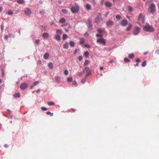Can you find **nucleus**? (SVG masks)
Returning a JSON list of instances; mask_svg holds the SVG:
<instances>
[{
    "mask_svg": "<svg viewBox=\"0 0 159 159\" xmlns=\"http://www.w3.org/2000/svg\"><path fill=\"white\" fill-rule=\"evenodd\" d=\"M40 92V89H39L38 90H37V91H36V92L37 93H39V92Z\"/></svg>",
    "mask_w": 159,
    "mask_h": 159,
    "instance_id": "nucleus-60",
    "label": "nucleus"
},
{
    "mask_svg": "<svg viewBox=\"0 0 159 159\" xmlns=\"http://www.w3.org/2000/svg\"><path fill=\"white\" fill-rule=\"evenodd\" d=\"M91 71L90 70L89 68L88 67H85L83 71V72L84 74H86V77H87L88 75L90 73Z\"/></svg>",
    "mask_w": 159,
    "mask_h": 159,
    "instance_id": "nucleus-4",
    "label": "nucleus"
},
{
    "mask_svg": "<svg viewBox=\"0 0 159 159\" xmlns=\"http://www.w3.org/2000/svg\"><path fill=\"white\" fill-rule=\"evenodd\" d=\"M100 70H102L103 69V68L101 66L100 68Z\"/></svg>",
    "mask_w": 159,
    "mask_h": 159,
    "instance_id": "nucleus-59",
    "label": "nucleus"
},
{
    "mask_svg": "<svg viewBox=\"0 0 159 159\" xmlns=\"http://www.w3.org/2000/svg\"><path fill=\"white\" fill-rule=\"evenodd\" d=\"M17 2L19 4H22L24 2V0H17Z\"/></svg>",
    "mask_w": 159,
    "mask_h": 159,
    "instance_id": "nucleus-24",
    "label": "nucleus"
},
{
    "mask_svg": "<svg viewBox=\"0 0 159 159\" xmlns=\"http://www.w3.org/2000/svg\"><path fill=\"white\" fill-rule=\"evenodd\" d=\"M89 61L88 60H86L85 61V62L84 63V66H87L89 63Z\"/></svg>",
    "mask_w": 159,
    "mask_h": 159,
    "instance_id": "nucleus-28",
    "label": "nucleus"
},
{
    "mask_svg": "<svg viewBox=\"0 0 159 159\" xmlns=\"http://www.w3.org/2000/svg\"><path fill=\"white\" fill-rule=\"evenodd\" d=\"M43 37L45 39H47L49 37V34L47 33H44L43 34Z\"/></svg>",
    "mask_w": 159,
    "mask_h": 159,
    "instance_id": "nucleus-15",
    "label": "nucleus"
},
{
    "mask_svg": "<svg viewBox=\"0 0 159 159\" xmlns=\"http://www.w3.org/2000/svg\"><path fill=\"white\" fill-rule=\"evenodd\" d=\"M106 25L108 26H111L114 24V22L111 20H109L106 22Z\"/></svg>",
    "mask_w": 159,
    "mask_h": 159,
    "instance_id": "nucleus-11",
    "label": "nucleus"
},
{
    "mask_svg": "<svg viewBox=\"0 0 159 159\" xmlns=\"http://www.w3.org/2000/svg\"><path fill=\"white\" fill-rule=\"evenodd\" d=\"M127 9L129 11H133V9L132 7L130 6H127Z\"/></svg>",
    "mask_w": 159,
    "mask_h": 159,
    "instance_id": "nucleus-19",
    "label": "nucleus"
},
{
    "mask_svg": "<svg viewBox=\"0 0 159 159\" xmlns=\"http://www.w3.org/2000/svg\"><path fill=\"white\" fill-rule=\"evenodd\" d=\"M98 31L99 34H101L103 32V30L101 28H98Z\"/></svg>",
    "mask_w": 159,
    "mask_h": 159,
    "instance_id": "nucleus-31",
    "label": "nucleus"
},
{
    "mask_svg": "<svg viewBox=\"0 0 159 159\" xmlns=\"http://www.w3.org/2000/svg\"><path fill=\"white\" fill-rule=\"evenodd\" d=\"M140 30V29L138 26L135 27L134 30L133 34L134 35H137Z\"/></svg>",
    "mask_w": 159,
    "mask_h": 159,
    "instance_id": "nucleus-6",
    "label": "nucleus"
},
{
    "mask_svg": "<svg viewBox=\"0 0 159 159\" xmlns=\"http://www.w3.org/2000/svg\"><path fill=\"white\" fill-rule=\"evenodd\" d=\"M89 26L90 27H92V25L91 24L89 23Z\"/></svg>",
    "mask_w": 159,
    "mask_h": 159,
    "instance_id": "nucleus-63",
    "label": "nucleus"
},
{
    "mask_svg": "<svg viewBox=\"0 0 159 159\" xmlns=\"http://www.w3.org/2000/svg\"><path fill=\"white\" fill-rule=\"evenodd\" d=\"M28 86V84L26 83H23L20 85V88L21 89H26Z\"/></svg>",
    "mask_w": 159,
    "mask_h": 159,
    "instance_id": "nucleus-7",
    "label": "nucleus"
},
{
    "mask_svg": "<svg viewBox=\"0 0 159 159\" xmlns=\"http://www.w3.org/2000/svg\"><path fill=\"white\" fill-rule=\"evenodd\" d=\"M54 103L53 102H48V104L49 106H52L54 104Z\"/></svg>",
    "mask_w": 159,
    "mask_h": 159,
    "instance_id": "nucleus-34",
    "label": "nucleus"
},
{
    "mask_svg": "<svg viewBox=\"0 0 159 159\" xmlns=\"http://www.w3.org/2000/svg\"><path fill=\"white\" fill-rule=\"evenodd\" d=\"M62 11L63 13L65 14H66L67 12V11L66 9H62Z\"/></svg>",
    "mask_w": 159,
    "mask_h": 159,
    "instance_id": "nucleus-37",
    "label": "nucleus"
},
{
    "mask_svg": "<svg viewBox=\"0 0 159 159\" xmlns=\"http://www.w3.org/2000/svg\"><path fill=\"white\" fill-rule=\"evenodd\" d=\"M85 79H83L81 80V82L83 83H84L85 82Z\"/></svg>",
    "mask_w": 159,
    "mask_h": 159,
    "instance_id": "nucleus-53",
    "label": "nucleus"
},
{
    "mask_svg": "<svg viewBox=\"0 0 159 159\" xmlns=\"http://www.w3.org/2000/svg\"><path fill=\"white\" fill-rule=\"evenodd\" d=\"M156 10V6L154 3L151 4L149 7V11L151 14H153Z\"/></svg>",
    "mask_w": 159,
    "mask_h": 159,
    "instance_id": "nucleus-2",
    "label": "nucleus"
},
{
    "mask_svg": "<svg viewBox=\"0 0 159 159\" xmlns=\"http://www.w3.org/2000/svg\"><path fill=\"white\" fill-rule=\"evenodd\" d=\"M46 113L48 115H50L51 116H53V113H51L50 111H48L46 112Z\"/></svg>",
    "mask_w": 159,
    "mask_h": 159,
    "instance_id": "nucleus-40",
    "label": "nucleus"
},
{
    "mask_svg": "<svg viewBox=\"0 0 159 159\" xmlns=\"http://www.w3.org/2000/svg\"><path fill=\"white\" fill-rule=\"evenodd\" d=\"M8 38V37L7 35H5L4 36V39H7Z\"/></svg>",
    "mask_w": 159,
    "mask_h": 159,
    "instance_id": "nucleus-52",
    "label": "nucleus"
},
{
    "mask_svg": "<svg viewBox=\"0 0 159 159\" xmlns=\"http://www.w3.org/2000/svg\"><path fill=\"white\" fill-rule=\"evenodd\" d=\"M55 38L57 40L59 41L60 40L61 37L60 36L55 35Z\"/></svg>",
    "mask_w": 159,
    "mask_h": 159,
    "instance_id": "nucleus-23",
    "label": "nucleus"
},
{
    "mask_svg": "<svg viewBox=\"0 0 159 159\" xmlns=\"http://www.w3.org/2000/svg\"><path fill=\"white\" fill-rule=\"evenodd\" d=\"M1 30H3V25H1Z\"/></svg>",
    "mask_w": 159,
    "mask_h": 159,
    "instance_id": "nucleus-61",
    "label": "nucleus"
},
{
    "mask_svg": "<svg viewBox=\"0 0 159 159\" xmlns=\"http://www.w3.org/2000/svg\"><path fill=\"white\" fill-rule=\"evenodd\" d=\"M70 44L71 46L73 47L75 46V43L74 42L71 41H70Z\"/></svg>",
    "mask_w": 159,
    "mask_h": 159,
    "instance_id": "nucleus-26",
    "label": "nucleus"
},
{
    "mask_svg": "<svg viewBox=\"0 0 159 159\" xmlns=\"http://www.w3.org/2000/svg\"><path fill=\"white\" fill-rule=\"evenodd\" d=\"M132 27V25H131V24H129V26H128V27L127 28H126V30H127V31H129V30Z\"/></svg>",
    "mask_w": 159,
    "mask_h": 159,
    "instance_id": "nucleus-29",
    "label": "nucleus"
},
{
    "mask_svg": "<svg viewBox=\"0 0 159 159\" xmlns=\"http://www.w3.org/2000/svg\"><path fill=\"white\" fill-rule=\"evenodd\" d=\"M121 24L123 26L126 25L128 24V21L126 20H123L121 21Z\"/></svg>",
    "mask_w": 159,
    "mask_h": 159,
    "instance_id": "nucleus-14",
    "label": "nucleus"
},
{
    "mask_svg": "<svg viewBox=\"0 0 159 159\" xmlns=\"http://www.w3.org/2000/svg\"><path fill=\"white\" fill-rule=\"evenodd\" d=\"M55 81L57 83H59L61 81V79L60 76H57L55 77Z\"/></svg>",
    "mask_w": 159,
    "mask_h": 159,
    "instance_id": "nucleus-12",
    "label": "nucleus"
},
{
    "mask_svg": "<svg viewBox=\"0 0 159 159\" xmlns=\"http://www.w3.org/2000/svg\"><path fill=\"white\" fill-rule=\"evenodd\" d=\"M25 12L27 15H30L31 13L30 10L28 8H26L25 9Z\"/></svg>",
    "mask_w": 159,
    "mask_h": 159,
    "instance_id": "nucleus-10",
    "label": "nucleus"
},
{
    "mask_svg": "<svg viewBox=\"0 0 159 159\" xmlns=\"http://www.w3.org/2000/svg\"><path fill=\"white\" fill-rule=\"evenodd\" d=\"M48 66L50 69H52L53 67V64L52 62H49L48 64Z\"/></svg>",
    "mask_w": 159,
    "mask_h": 159,
    "instance_id": "nucleus-18",
    "label": "nucleus"
},
{
    "mask_svg": "<svg viewBox=\"0 0 159 159\" xmlns=\"http://www.w3.org/2000/svg\"><path fill=\"white\" fill-rule=\"evenodd\" d=\"M68 71L67 70H65L64 71V73L66 75H67L68 74Z\"/></svg>",
    "mask_w": 159,
    "mask_h": 159,
    "instance_id": "nucleus-43",
    "label": "nucleus"
},
{
    "mask_svg": "<svg viewBox=\"0 0 159 159\" xmlns=\"http://www.w3.org/2000/svg\"><path fill=\"white\" fill-rule=\"evenodd\" d=\"M84 55L86 57H88L89 55V52L87 51L85 52L84 53Z\"/></svg>",
    "mask_w": 159,
    "mask_h": 159,
    "instance_id": "nucleus-30",
    "label": "nucleus"
},
{
    "mask_svg": "<svg viewBox=\"0 0 159 159\" xmlns=\"http://www.w3.org/2000/svg\"><path fill=\"white\" fill-rule=\"evenodd\" d=\"M109 14V11H108V12H107V13H106V14L105 15V16L106 17H107L108 15Z\"/></svg>",
    "mask_w": 159,
    "mask_h": 159,
    "instance_id": "nucleus-49",
    "label": "nucleus"
},
{
    "mask_svg": "<svg viewBox=\"0 0 159 159\" xmlns=\"http://www.w3.org/2000/svg\"><path fill=\"white\" fill-rule=\"evenodd\" d=\"M39 81H36L34 82V83L33 84V86H34L37 84H38L39 83Z\"/></svg>",
    "mask_w": 159,
    "mask_h": 159,
    "instance_id": "nucleus-45",
    "label": "nucleus"
},
{
    "mask_svg": "<svg viewBox=\"0 0 159 159\" xmlns=\"http://www.w3.org/2000/svg\"><path fill=\"white\" fill-rule=\"evenodd\" d=\"M67 80L68 82H71L72 81V78L71 77H68Z\"/></svg>",
    "mask_w": 159,
    "mask_h": 159,
    "instance_id": "nucleus-38",
    "label": "nucleus"
},
{
    "mask_svg": "<svg viewBox=\"0 0 159 159\" xmlns=\"http://www.w3.org/2000/svg\"><path fill=\"white\" fill-rule=\"evenodd\" d=\"M155 53L157 54H159V49H157L155 51Z\"/></svg>",
    "mask_w": 159,
    "mask_h": 159,
    "instance_id": "nucleus-51",
    "label": "nucleus"
},
{
    "mask_svg": "<svg viewBox=\"0 0 159 159\" xmlns=\"http://www.w3.org/2000/svg\"><path fill=\"white\" fill-rule=\"evenodd\" d=\"M75 6L76 7H75L76 8H77L78 7V8H79V5H78V4L77 3H75Z\"/></svg>",
    "mask_w": 159,
    "mask_h": 159,
    "instance_id": "nucleus-55",
    "label": "nucleus"
},
{
    "mask_svg": "<svg viewBox=\"0 0 159 159\" xmlns=\"http://www.w3.org/2000/svg\"><path fill=\"white\" fill-rule=\"evenodd\" d=\"M79 9L78 7L76 8L75 7H72L71 8V10L73 13H75L78 12Z\"/></svg>",
    "mask_w": 159,
    "mask_h": 159,
    "instance_id": "nucleus-8",
    "label": "nucleus"
},
{
    "mask_svg": "<svg viewBox=\"0 0 159 159\" xmlns=\"http://www.w3.org/2000/svg\"><path fill=\"white\" fill-rule=\"evenodd\" d=\"M116 18L118 20H119L120 19V18H121V17L120 15H117L116 16Z\"/></svg>",
    "mask_w": 159,
    "mask_h": 159,
    "instance_id": "nucleus-39",
    "label": "nucleus"
},
{
    "mask_svg": "<svg viewBox=\"0 0 159 159\" xmlns=\"http://www.w3.org/2000/svg\"><path fill=\"white\" fill-rule=\"evenodd\" d=\"M105 5L107 7H110L111 6L112 4H111V3L109 2H105Z\"/></svg>",
    "mask_w": 159,
    "mask_h": 159,
    "instance_id": "nucleus-16",
    "label": "nucleus"
},
{
    "mask_svg": "<svg viewBox=\"0 0 159 159\" xmlns=\"http://www.w3.org/2000/svg\"><path fill=\"white\" fill-rule=\"evenodd\" d=\"M77 50H78V49H76L75 50V54H76V52H77Z\"/></svg>",
    "mask_w": 159,
    "mask_h": 159,
    "instance_id": "nucleus-64",
    "label": "nucleus"
},
{
    "mask_svg": "<svg viewBox=\"0 0 159 159\" xmlns=\"http://www.w3.org/2000/svg\"><path fill=\"white\" fill-rule=\"evenodd\" d=\"M146 64H147L146 61H145L142 64V66L143 67H144L146 66Z\"/></svg>",
    "mask_w": 159,
    "mask_h": 159,
    "instance_id": "nucleus-41",
    "label": "nucleus"
},
{
    "mask_svg": "<svg viewBox=\"0 0 159 159\" xmlns=\"http://www.w3.org/2000/svg\"><path fill=\"white\" fill-rule=\"evenodd\" d=\"M138 20L139 21H141L143 23L145 21L144 17L143 16L142 13H140L138 17Z\"/></svg>",
    "mask_w": 159,
    "mask_h": 159,
    "instance_id": "nucleus-5",
    "label": "nucleus"
},
{
    "mask_svg": "<svg viewBox=\"0 0 159 159\" xmlns=\"http://www.w3.org/2000/svg\"><path fill=\"white\" fill-rule=\"evenodd\" d=\"M134 55L133 53H131L129 54V58L132 59L134 57Z\"/></svg>",
    "mask_w": 159,
    "mask_h": 159,
    "instance_id": "nucleus-32",
    "label": "nucleus"
},
{
    "mask_svg": "<svg viewBox=\"0 0 159 159\" xmlns=\"http://www.w3.org/2000/svg\"><path fill=\"white\" fill-rule=\"evenodd\" d=\"M96 36L97 37H102V35L101 34H96Z\"/></svg>",
    "mask_w": 159,
    "mask_h": 159,
    "instance_id": "nucleus-50",
    "label": "nucleus"
},
{
    "mask_svg": "<svg viewBox=\"0 0 159 159\" xmlns=\"http://www.w3.org/2000/svg\"><path fill=\"white\" fill-rule=\"evenodd\" d=\"M143 30L146 32H153L154 31V28L148 23H147L143 27Z\"/></svg>",
    "mask_w": 159,
    "mask_h": 159,
    "instance_id": "nucleus-1",
    "label": "nucleus"
},
{
    "mask_svg": "<svg viewBox=\"0 0 159 159\" xmlns=\"http://www.w3.org/2000/svg\"><path fill=\"white\" fill-rule=\"evenodd\" d=\"M84 46L85 47H87V48H90V46L88 44H85L84 45Z\"/></svg>",
    "mask_w": 159,
    "mask_h": 159,
    "instance_id": "nucleus-48",
    "label": "nucleus"
},
{
    "mask_svg": "<svg viewBox=\"0 0 159 159\" xmlns=\"http://www.w3.org/2000/svg\"><path fill=\"white\" fill-rule=\"evenodd\" d=\"M67 37V35L66 34H64L63 35L62 39L63 40L66 39Z\"/></svg>",
    "mask_w": 159,
    "mask_h": 159,
    "instance_id": "nucleus-33",
    "label": "nucleus"
},
{
    "mask_svg": "<svg viewBox=\"0 0 159 159\" xmlns=\"http://www.w3.org/2000/svg\"><path fill=\"white\" fill-rule=\"evenodd\" d=\"M97 42L98 43H101L103 44L104 45L106 44V41L105 39L103 38H101L98 39L97 40Z\"/></svg>",
    "mask_w": 159,
    "mask_h": 159,
    "instance_id": "nucleus-9",
    "label": "nucleus"
},
{
    "mask_svg": "<svg viewBox=\"0 0 159 159\" xmlns=\"http://www.w3.org/2000/svg\"><path fill=\"white\" fill-rule=\"evenodd\" d=\"M91 2L93 4H95L96 2L94 0H92Z\"/></svg>",
    "mask_w": 159,
    "mask_h": 159,
    "instance_id": "nucleus-54",
    "label": "nucleus"
},
{
    "mask_svg": "<svg viewBox=\"0 0 159 159\" xmlns=\"http://www.w3.org/2000/svg\"><path fill=\"white\" fill-rule=\"evenodd\" d=\"M39 42L40 41L39 40H35V43L37 44H39Z\"/></svg>",
    "mask_w": 159,
    "mask_h": 159,
    "instance_id": "nucleus-47",
    "label": "nucleus"
},
{
    "mask_svg": "<svg viewBox=\"0 0 159 159\" xmlns=\"http://www.w3.org/2000/svg\"><path fill=\"white\" fill-rule=\"evenodd\" d=\"M41 109L43 111H46L48 109L47 108L44 107H41Z\"/></svg>",
    "mask_w": 159,
    "mask_h": 159,
    "instance_id": "nucleus-44",
    "label": "nucleus"
},
{
    "mask_svg": "<svg viewBox=\"0 0 159 159\" xmlns=\"http://www.w3.org/2000/svg\"><path fill=\"white\" fill-rule=\"evenodd\" d=\"M86 9L88 10H90L91 8V5L89 4H86Z\"/></svg>",
    "mask_w": 159,
    "mask_h": 159,
    "instance_id": "nucleus-21",
    "label": "nucleus"
},
{
    "mask_svg": "<svg viewBox=\"0 0 159 159\" xmlns=\"http://www.w3.org/2000/svg\"><path fill=\"white\" fill-rule=\"evenodd\" d=\"M139 63H138L136 64L134 66H139Z\"/></svg>",
    "mask_w": 159,
    "mask_h": 159,
    "instance_id": "nucleus-62",
    "label": "nucleus"
},
{
    "mask_svg": "<svg viewBox=\"0 0 159 159\" xmlns=\"http://www.w3.org/2000/svg\"><path fill=\"white\" fill-rule=\"evenodd\" d=\"M66 22V20L64 18H61L59 20V22L61 23H64Z\"/></svg>",
    "mask_w": 159,
    "mask_h": 159,
    "instance_id": "nucleus-22",
    "label": "nucleus"
},
{
    "mask_svg": "<svg viewBox=\"0 0 159 159\" xmlns=\"http://www.w3.org/2000/svg\"><path fill=\"white\" fill-rule=\"evenodd\" d=\"M49 56V54L48 53H46L44 54L43 57L45 59H47L48 58Z\"/></svg>",
    "mask_w": 159,
    "mask_h": 159,
    "instance_id": "nucleus-17",
    "label": "nucleus"
},
{
    "mask_svg": "<svg viewBox=\"0 0 159 159\" xmlns=\"http://www.w3.org/2000/svg\"><path fill=\"white\" fill-rule=\"evenodd\" d=\"M103 20L102 16L100 13H98L97 15L95 20V22L97 24L99 23L100 21Z\"/></svg>",
    "mask_w": 159,
    "mask_h": 159,
    "instance_id": "nucleus-3",
    "label": "nucleus"
},
{
    "mask_svg": "<svg viewBox=\"0 0 159 159\" xmlns=\"http://www.w3.org/2000/svg\"><path fill=\"white\" fill-rule=\"evenodd\" d=\"M136 61L137 62H139L140 61V60L139 59H138L136 60Z\"/></svg>",
    "mask_w": 159,
    "mask_h": 159,
    "instance_id": "nucleus-56",
    "label": "nucleus"
},
{
    "mask_svg": "<svg viewBox=\"0 0 159 159\" xmlns=\"http://www.w3.org/2000/svg\"><path fill=\"white\" fill-rule=\"evenodd\" d=\"M82 58H83L82 56H80L78 57L79 60L80 61L82 60Z\"/></svg>",
    "mask_w": 159,
    "mask_h": 159,
    "instance_id": "nucleus-46",
    "label": "nucleus"
},
{
    "mask_svg": "<svg viewBox=\"0 0 159 159\" xmlns=\"http://www.w3.org/2000/svg\"><path fill=\"white\" fill-rule=\"evenodd\" d=\"M73 84L75 86H77V83L75 82H74Z\"/></svg>",
    "mask_w": 159,
    "mask_h": 159,
    "instance_id": "nucleus-57",
    "label": "nucleus"
},
{
    "mask_svg": "<svg viewBox=\"0 0 159 159\" xmlns=\"http://www.w3.org/2000/svg\"><path fill=\"white\" fill-rule=\"evenodd\" d=\"M3 8L2 7H0V12H1L2 11V10Z\"/></svg>",
    "mask_w": 159,
    "mask_h": 159,
    "instance_id": "nucleus-58",
    "label": "nucleus"
},
{
    "mask_svg": "<svg viewBox=\"0 0 159 159\" xmlns=\"http://www.w3.org/2000/svg\"><path fill=\"white\" fill-rule=\"evenodd\" d=\"M62 34V31L61 30L57 29L56 30V35L61 36Z\"/></svg>",
    "mask_w": 159,
    "mask_h": 159,
    "instance_id": "nucleus-13",
    "label": "nucleus"
},
{
    "mask_svg": "<svg viewBox=\"0 0 159 159\" xmlns=\"http://www.w3.org/2000/svg\"><path fill=\"white\" fill-rule=\"evenodd\" d=\"M45 13V11L44 10H43L40 11V13L41 15H44Z\"/></svg>",
    "mask_w": 159,
    "mask_h": 159,
    "instance_id": "nucleus-35",
    "label": "nucleus"
},
{
    "mask_svg": "<svg viewBox=\"0 0 159 159\" xmlns=\"http://www.w3.org/2000/svg\"><path fill=\"white\" fill-rule=\"evenodd\" d=\"M63 48H64L67 49L69 48L68 43H66L63 45Z\"/></svg>",
    "mask_w": 159,
    "mask_h": 159,
    "instance_id": "nucleus-20",
    "label": "nucleus"
},
{
    "mask_svg": "<svg viewBox=\"0 0 159 159\" xmlns=\"http://www.w3.org/2000/svg\"><path fill=\"white\" fill-rule=\"evenodd\" d=\"M15 97L19 98L20 97V93H16L14 95Z\"/></svg>",
    "mask_w": 159,
    "mask_h": 159,
    "instance_id": "nucleus-27",
    "label": "nucleus"
},
{
    "mask_svg": "<svg viewBox=\"0 0 159 159\" xmlns=\"http://www.w3.org/2000/svg\"><path fill=\"white\" fill-rule=\"evenodd\" d=\"M7 14L9 15H12L13 14V12L11 10H9L8 11Z\"/></svg>",
    "mask_w": 159,
    "mask_h": 159,
    "instance_id": "nucleus-36",
    "label": "nucleus"
},
{
    "mask_svg": "<svg viewBox=\"0 0 159 159\" xmlns=\"http://www.w3.org/2000/svg\"><path fill=\"white\" fill-rule=\"evenodd\" d=\"M124 61L126 62H129L130 61V60L127 58H124Z\"/></svg>",
    "mask_w": 159,
    "mask_h": 159,
    "instance_id": "nucleus-42",
    "label": "nucleus"
},
{
    "mask_svg": "<svg viewBox=\"0 0 159 159\" xmlns=\"http://www.w3.org/2000/svg\"><path fill=\"white\" fill-rule=\"evenodd\" d=\"M85 42V40L83 38L80 39V43L81 44H84Z\"/></svg>",
    "mask_w": 159,
    "mask_h": 159,
    "instance_id": "nucleus-25",
    "label": "nucleus"
}]
</instances>
